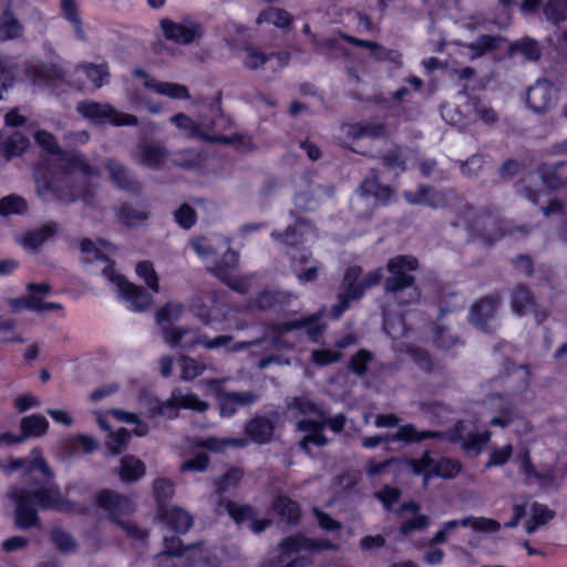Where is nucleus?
Returning a JSON list of instances; mask_svg holds the SVG:
<instances>
[{"mask_svg":"<svg viewBox=\"0 0 567 567\" xmlns=\"http://www.w3.org/2000/svg\"><path fill=\"white\" fill-rule=\"evenodd\" d=\"M292 259L293 271L300 282H310L317 278L318 266L313 260H310L308 251L302 250L290 252Z\"/></svg>","mask_w":567,"mask_h":567,"instance_id":"nucleus-30","label":"nucleus"},{"mask_svg":"<svg viewBox=\"0 0 567 567\" xmlns=\"http://www.w3.org/2000/svg\"><path fill=\"white\" fill-rule=\"evenodd\" d=\"M109 413L114 415L121 422L136 424V427L134 429L135 435L144 436L147 434V425L141 422L136 414L118 409L110 410Z\"/></svg>","mask_w":567,"mask_h":567,"instance_id":"nucleus-62","label":"nucleus"},{"mask_svg":"<svg viewBox=\"0 0 567 567\" xmlns=\"http://www.w3.org/2000/svg\"><path fill=\"white\" fill-rule=\"evenodd\" d=\"M50 295L51 287L48 284H30L28 286V296L25 298L11 299L9 305L16 310L23 308L39 312L49 310H62V305L44 301V299Z\"/></svg>","mask_w":567,"mask_h":567,"instance_id":"nucleus-15","label":"nucleus"},{"mask_svg":"<svg viewBox=\"0 0 567 567\" xmlns=\"http://www.w3.org/2000/svg\"><path fill=\"white\" fill-rule=\"evenodd\" d=\"M291 20V16L286 10L271 8L259 14L257 23L269 22L284 29L290 24Z\"/></svg>","mask_w":567,"mask_h":567,"instance_id":"nucleus-46","label":"nucleus"},{"mask_svg":"<svg viewBox=\"0 0 567 567\" xmlns=\"http://www.w3.org/2000/svg\"><path fill=\"white\" fill-rule=\"evenodd\" d=\"M347 40L369 49L371 53L379 60H390L393 62H399L400 60V54L396 51H388L383 48H380L374 42L361 41L352 38H347Z\"/></svg>","mask_w":567,"mask_h":567,"instance_id":"nucleus-60","label":"nucleus"},{"mask_svg":"<svg viewBox=\"0 0 567 567\" xmlns=\"http://www.w3.org/2000/svg\"><path fill=\"white\" fill-rule=\"evenodd\" d=\"M444 437L449 441L458 443L466 452L480 453L483 446L489 441L491 434L487 431L478 432L474 421H461L452 431L443 434L431 431H416L412 425L399 427L395 435H374L362 439V446L373 449L381 443L390 444L395 441L419 442L430 437Z\"/></svg>","mask_w":567,"mask_h":567,"instance_id":"nucleus-3","label":"nucleus"},{"mask_svg":"<svg viewBox=\"0 0 567 567\" xmlns=\"http://www.w3.org/2000/svg\"><path fill=\"white\" fill-rule=\"evenodd\" d=\"M360 274L361 270L358 267H351L346 271L343 291L339 295V303L333 308L334 318H339L348 309L350 300L360 298L365 289L378 285L383 277L382 269H375L357 284Z\"/></svg>","mask_w":567,"mask_h":567,"instance_id":"nucleus-10","label":"nucleus"},{"mask_svg":"<svg viewBox=\"0 0 567 567\" xmlns=\"http://www.w3.org/2000/svg\"><path fill=\"white\" fill-rule=\"evenodd\" d=\"M166 151L163 147L146 145L142 147L138 161L150 167L158 166L166 158Z\"/></svg>","mask_w":567,"mask_h":567,"instance_id":"nucleus-49","label":"nucleus"},{"mask_svg":"<svg viewBox=\"0 0 567 567\" xmlns=\"http://www.w3.org/2000/svg\"><path fill=\"white\" fill-rule=\"evenodd\" d=\"M163 522L177 533H186L192 524L193 519L188 513L179 507H171L159 513Z\"/></svg>","mask_w":567,"mask_h":567,"instance_id":"nucleus-34","label":"nucleus"},{"mask_svg":"<svg viewBox=\"0 0 567 567\" xmlns=\"http://www.w3.org/2000/svg\"><path fill=\"white\" fill-rule=\"evenodd\" d=\"M190 245L197 256L204 260L208 259L212 255L225 250L221 261L213 268L215 276L228 285L233 290L239 292L248 291L249 279H237L235 276L238 255L228 248V241L226 239L220 236L213 235L209 237L194 239Z\"/></svg>","mask_w":567,"mask_h":567,"instance_id":"nucleus-6","label":"nucleus"},{"mask_svg":"<svg viewBox=\"0 0 567 567\" xmlns=\"http://www.w3.org/2000/svg\"><path fill=\"white\" fill-rule=\"evenodd\" d=\"M183 313V306L176 302H169L156 313V322L163 329H168L165 324L177 320Z\"/></svg>","mask_w":567,"mask_h":567,"instance_id":"nucleus-58","label":"nucleus"},{"mask_svg":"<svg viewBox=\"0 0 567 567\" xmlns=\"http://www.w3.org/2000/svg\"><path fill=\"white\" fill-rule=\"evenodd\" d=\"M61 10L64 18L71 23L73 30L79 39H84L85 33L82 21L78 11V3L75 0H61Z\"/></svg>","mask_w":567,"mask_h":567,"instance_id":"nucleus-42","label":"nucleus"},{"mask_svg":"<svg viewBox=\"0 0 567 567\" xmlns=\"http://www.w3.org/2000/svg\"><path fill=\"white\" fill-rule=\"evenodd\" d=\"M231 341H233V338L230 336H218L213 339H209L203 334L202 346L209 350L223 348L230 352H238V351L245 349L246 347H248V343L238 342V343L231 344ZM250 344L251 343H249V346Z\"/></svg>","mask_w":567,"mask_h":567,"instance_id":"nucleus-44","label":"nucleus"},{"mask_svg":"<svg viewBox=\"0 0 567 567\" xmlns=\"http://www.w3.org/2000/svg\"><path fill=\"white\" fill-rule=\"evenodd\" d=\"M369 196H373L379 203H385L391 198L392 190L381 186L374 178L365 179L360 187L359 198L368 199Z\"/></svg>","mask_w":567,"mask_h":567,"instance_id":"nucleus-40","label":"nucleus"},{"mask_svg":"<svg viewBox=\"0 0 567 567\" xmlns=\"http://www.w3.org/2000/svg\"><path fill=\"white\" fill-rule=\"evenodd\" d=\"M49 429L48 420L41 414L25 416L21 421V432L23 437H39L47 433Z\"/></svg>","mask_w":567,"mask_h":567,"instance_id":"nucleus-39","label":"nucleus"},{"mask_svg":"<svg viewBox=\"0 0 567 567\" xmlns=\"http://www.w3.org/2000/svg\"><path fill=\"white\" fill-rule=\"evenodd\" d=\"M498 299L496 297H487L475 303L471 310V321L477 328L489 331L487 326L493 320L498 309Z\"/></svg>","mask_w":567,"mask_h":567,"instance_id":"nucleus-27","label":"nucleus"},{"mask_svg":"<svg viewBox=\"0 0 567 567\" xmlns=\"http://www.w3.org/2000/svg\"><path fill=\"white\" fill-rule=\"evenodd\" d=\"M56 73L53 70L44 69L42 65L39 64H30L25 69L27 76L30 79V81L39 86H55V80L51 79V73Z\"/></svg>","mask_w":567,"mask_h":567,"instance_id":"nucleus-45","label":"nucleus"},{"mask_svg":"<svg viewBox=\"0 0 567 567\" xmlns=\"http://www.w3.org/2000/svg\"><path fill=\"white\" fill-rule=\"evenodd\" d=\"M161 25L167 39L181 44H188L202 35L200 25L193 20L182 22L163 20Z\"/></svg>","mask_w":567,"mask_h":567,"instance_id":"nucleus-22","label":"nucleus"},{"mask_svg":"<svg viewBox=\"0 0 567 567\" xmlns=\"http://www.w3.org/2000/svg\"><path fill=\"white\" fill-rule=\"evenodd\" d=\"M227 512L230 517L238 524L248 522L250 524V529L255 533L262 532L269 525L268 519L258 520L256 512L248 505L228 503Z\"/></svg>","mask_w":567,"mask_h":567,"instance_id":"nucleus-28","label":"nucleus"},{"mask_svg":"<svg viewBox=\"0 0 567 567\" xmlns=\"http://www.w3.org/2000/svg\"><path fill=\"white\" fill-rule=\"evenodd\" d=\"M131 439V434L126 429H118L115 432L110 433L106 440V447L112 454H118L123 451Z\"/></svg>","mask_w":567,"mask_h":567,"instance_id":"nucleus-55","label":"nucleus"},{"mask_svg":"<svg viewBox=\"0 0 567 567\" xmlns=\"http://www.w3.org/2000/svg\"><path fill=\"white\" fill-rule=\"evenodd\" d=\"M8 471L23 470L28 481L27 489H12L9 496L16 503V524L20 528H29L37 524L35 507L72 513L75 507L63 499L55 484L52 472L48 467L40 450H33L28 458L14 460Z\"/></svg>","mask_w":567,"mask_h":567,"instance_id":"nucleus-1","label":"nucleus"},{"mask_svg":"<svg viewBox=\"0 0 567 567\" xmlns=\"http://www.w3.org/2000/svg\"><path fill=\"white\" fill-rule=\"evenodd\" d=\"M109 75L105 64H82L74 71L73 84L79 89L87 86L99 89L109 81Z\"/></svg>","mask_w":567,"mask_h":567,"instance_id":"nucleus-21","label":"nucleus"},{"mask_svg":"<svg viewBox=\"0 0 567 567\" xmlns=\"http://www.w3.org/2000/svg\"><path fill=\"white\" fill-rule=\"evenodd\" d=\"M34 138L40 147L55 157L60 168L63 171V176L59 178V181H49L45 177L37 176L35 182L40 196L45 197L52 193L54 196L62 200H74L78 195H75L73 192H65L62 188V184L69 183L70 178L74 175H81L87 182H92L99 177V169L87 164L80 154L61 152L54 136L51 133L47 131H38L34 135ZM79 196L81 195L79 194Z\"/></svg>","mask_w":567,"mask_h":567,"instance_id":"nucleus-2","label":"nucleus"},{"mask_svg":"<svg viewBox=\"0 0 567 567\" xmlns=\"http://www.w3.org/2000/svg\"><path fill=\"white\" fill-rule=\"evenodd\" d=\"M427 465L425 458H389L383 462L369 461L367 464V473L369 476L381 475L386 472H393L394 475L401 473L421 474Z\"/></svg>","mask_w":567,"mask_h":567,"instance_id":"nucleus-17","label":"nucleus"},{"mask_svg":"<svg viewBox=\"0 0 567 567\" xmlns=\"http://www.w3.org/2000/svg\"><path fill=\"white\" fill-rule=\"evenodd\" d=\"M117 473L123 482H135L145 475V464L133 455H126L121 460Z\"/></svg>","mask_w":567,"mask_h":567,"instance_id":"nucleus-35","label":"nucleus"},{"mask_svg":"<svg viewBox=\"0 0 567 567\" xmlns=\"http://www.w3.org/2000/svg\"><path fill=\"white\" fill-rule=\"evenodd\" d=\"M425 457L427 465L424 472L420 474L423 476L424 485H427L432 477L453 478L461 471V464L456 460L443 457L434 462L429 452H425L420 458Z\"/></svg>","mask_w":567,"mask_h":567,"instance_id":"nucleus-24","label":"nucleus"},{"mask_svg":"<svg viewBox=\"0 0 567 567\" xmlns=\"http://www.w3.org/2000/svg\"><path fill=\"white\" fill-rule=\"evenodd\" d=\"M133 76L138 81L143 87L155 92L156 94L167 96L173 100H187L189 99L188 89L185 85L158 81L141 69L133 71Z\"/></svg>","mask_w":567,"mask_h":567,"instance_id":"nucleus-19","label":"nucleus"},{"mask_svg":"<svg viewBox=\"0 0 567 567\" xmlns=\"http://www.w3.org/2000/svg\"><path fill=\"white\" fill-rule=\"evenodd\" d=\"M29 145V141L25 136L20 133H14L4 143H0V153H2L7 159L13 156L21 155Z\"/></svg>","mask_w":567,"mask_h":567,"instance_id":"nucleus-43","label":"nucleus"},{"mask_svg":"<svg viewBox=\"0 0 567 567\" xmlns=\"http://www.w3.org/2000/svg\"><path fill=\"white\" fill-rule=\"evenodd\" d=\"M257 401V395L250 392H229L219 398L220 415L229 417L234 415L239 406L250 405Z\"/></svg>","mask_w":567,"mask_h":567,"instance_id":"nucleus-31","label":"nucleus"},{"mask_svg":"<svg viewBox=\"0 0 567 567\" xmlns=\"http://www.w3.org/2000/svg\"><path fill=\"white\" fill-rule=\"evenodd\" d=\"M210 114L213 118L209 122L205 118H200L198 123H195L190 117L182 113L172 116L171 122L187 137L207 140L212 142H229L228 138L218 134H210V130L218 126L219 122L223 121V115L217 105L212 106Z\"/></svg>","mask_w":567,"mask_h":567,"instance_id":"nucleus-13","label":"nucleus"},{"mask_svg":"<svg viewBox=\"0 0 567 567\" xmlns=\"http://www.w3.org/2000/svg\"><path fill=\"white\" fill-rule=\"evenodd\" d=\"M497 47V39L489 35H483L477 41L471 45L464 47V54H466L470 59H476L484 54L485 51H488L493 48Z\"/></svg>","mask_w":567,"mask_h":567,"instance_id":"nucleus-51","label":"nucleus"},{"mask_svg":"<svg viewBox=\"0 0 567 567\" xmlns=\"http://www.w3.org/2000/svg\"><path fill=\"white\" fill-rule=\"evenodd\" d=\"M164 554L173 556L185 555L190 567H216L226 557L223 548L208 550L200 546H192L183 550L181 540L176 537H165Z\"/></svg>","mask_w":567,"mask_h":567,"instance_id":"nucleus-12","label":"nucleus"},{"mask_svg":"<svg viewBox=\"0 0 567 567\" xmlns=\"http://www.w3.org/2000/svg\"><path fill=\"white\" fill-rule=\"evenodd\" d=\"M460 527H470L474 532L495 533L499 530L501 524L497 520L486 517H466L463 519L450 520L435 534L433 543L445 542L446 538Z\"/></svg>","mask_w":567,"mask_h":567,"instance_id":"nucleus-18","label":"nucleus"},{"mask_svg":"<svg viewBox=\"0 0 567 567\" xmlns=\"http://www.w3.org/2000/svg\"><path fill=\"white\" fill-rule=\"evenodd\" d=\"M80 248L86 255V261L103 260L106 266L103 268L102 274L110 282L112 289L117 292L118 297L125 302L127 309L132 311H144L153 303V298L150 293L142 290L138 286L128 282L122 275L117 274L113 265L109 261L115 248L106 241L100 240L94 244L90 239H82Z\"/></svg>","mask_w":567,"mask_h":567,"instance_id":"nucleus-5","label":"nucleus"},{"mask_svg":"<svg viewBox=\"0 0 567 567\" xmlns=\"http://www.w3.org/2000/svg\"><path fill=\"white\" fill-rule=\"evenodd\" d=\"M275 511L287 519L289 523H293L299 517V508L291 499L279 496L275 502Z\"/></svg>","mask_w":567,"mask_h":567,"instance_id":"nucleus-56","label":"nucleus"},{"mask_svg":"<svg viewBox=\"0 0 567 567\" xmlns=\"http://www.w3.org/2000/svg\"><path fill=\"white\" fill-rule=\"evenodd\" d=\"M513 311L518 316L526 315L533 307V300L529 292L525 288H517L512 297Z\"/></svg>","mask_w":567,"mask_h":567,"instance_id":"nucleus-57","label":"nucleus"},{"mask_svg":"<svg viewBox=\"0 0 567 567\" xmlns=\"http://www.w3.org/2000/svg\"><path fill=\"white\" fill-rule=\"evenodd\" d=\"M405 198L412 204H424L433 207L442 203L441 197L430 187H420L416 195L408 192Z\"/></svg>","mask_w":567,"mask_h":567,"instance_id":"nucleus-50","label":"nucleus"},{"mask_svg":"<svg viewBox=\"0 0 567 567\" xmlns=\"http://www.w3.org/2000/svg\"><path fill=\"white\" fill-rule=\"evenodd\" d=\"M118 218L127 226H136L147 218V213L142 208L126 205L121 208Z\"/></svg>","mask_w":567,"mask_h":567,"instance_id":"nucleus-59","label":"nucleus"},{"mask_svg":"<svg viewBox=\"0 0 567 567\" xmlns=\"http://www.w3.org/2000/svg\"><path fill=\"white\" fill-rule=\"evenodd\" d=\"M181 379L184 381H192L203 374L206 365L193 358L182 357L179 360Z\"/></svg>","mask_w":567,"mask_h":567,"instance_id":"nucleus-48","label":"nucleus"},{"mask_svg":"<svg viewBox=\"0 0 567 567\" xmlns=\"http://www.w3.org/2000/svg\"><path fill=\"white\" fill-rule=\"evenodd\" d=\"M468 107L474 111L478 118L483 120L487 124H492L497 120L496 112L493 109H491L487 104L478 100H471L468 102Z\"/></svg>","mask_w":567,"mask_h":567,"instance_id":"nucleus-64","label":"nucleus"},{"mask_svg":"<svg viewBox=\"0 0 567 567\" xmlns=\"http://www.w3.org/2000/svg\"><path fill=\"white\" fill-rule=\"evenodd\" d=\"M181 409L204 412L208 409V403L200 400L198 395L182 390L172 392L169 399L159 401L157 399L150 400L148 411L167 419H174L178 415Z\"/></svg>","mask_w":567,"mask_h":567,"instance_id":"nucleus-11","label":"nucleus"},{"mask_svg":"<svg viewBox=\"0 0 567 567\" xmlns=\"http://www.w3.org/2000/svg\"><path fill=\"white\" fill-rule=\"evenodd\" d=\"M246 432L252 441L265 443L271 439L274 426L269 420L265 417H256L247 424Z\"/></svg>","mask_w":567,"mask_h":567,"instance_id":"nucleus-38","label":"nucleus"},{"mask_svg":"<svg viewBox=\"0 0 567 567\" xmlns=\"http://www.w3.org/2000/svg\"><path fill=\"white\" fill-rule=\"evenodd\" d=\"M271 237L282 244L296 246L299 243H307L312 240L316 235L312 227L308 223L299 220L295 228L289 227L282 235L274 231Z\"/></svg>","mask_w":567,"mask_h":567,"instance_id":"nucleus-29","label":"nucleus"},{"mask_svg":"<svg viewBox=\"0 0 567 567\" xmlns=\"http://www.w3.org/2000/svg\"><path fill=\"white\" fill-rule=\"evenodd\" d=\"M27 210V202L16 195H9L0 200V215H19Z\"/></svg>","mask_w":567,"mask_h":567,"instance_id":"nucleus-52","label":"nucleus"},{"mask_svg":"<svg viewBox=\"0 0 567 567\" xmlns=\"http://www.w3.org/2000/svg\"><path fill=\"white\" fill-rule=\"evenodd\" d=\"M136 275L140 279H142L146 286L153 291L158 292V277L156 275V271L154 270V267L148 261H142L137 264L136 266Z\"/></svg>","mask_w":567,"mask_h":567,"instance_id":"nucleus-54","label":"nucleus"},{"mask_svg":"<svg viewBox=\"0 0 567 567\" xmlns=\"http://www.w3.org/2000/svg\"><path fill=\"white\" fill-rule=\"evenodd\" d=\"M174 494L173 482L165 478H158L154 482V495L158 503V514L165 511V502Z\"/></svg>","mask_w":567,"mask_h":567,"instance_id":"nucleus-53","label":"nucleus"},{"mask_svg":"<svg viewBox=\"0 0 567 567\" xmlns=\"http://www.w3.org/2000/svg\"><path fill=\"white\" fill-rule=\"evenodd\" d=\"M22 25L14 18L11 11L7 10L0 17V41H7L20 37Z\"/></svg>","mask_w":567,"mask_h":567,"instance_id":"nucleus-41","label":"nucleus"},{"mask_svg":"<svg viewBox=\"0 0 567 567\" xmlns=\"http://www.w3.org/2000/svg\"><path fill=\"white\" fill-rule=\"evenodd\" d=\"M64 454L73 455L78 452L90 453L97 449V442L89 435L79 434L61 442Z\"/></svg>","mask_w":567,"mask_h":567,"instance_id":"nucleus-36","label":"nucleus"},{"mask_svg":"<svg viewBox=\"0 0 567 567\" xmlns=\"http://www.w3.org/2000/svg\"><path fill=\"white\" fill-rule=\"evenodd\" d=\"M76 109L83 117L95 124L110 123L116 126H135L138 123L135 115L120 112L107 103L82 102Z\"/></svg>","mask_w":567,"mask_h":567,"instance_id":"nucleus-14","label":"nucleus"},{"mask_svg":"<svg viewBox=\"0 0 567 567\" xmlns=\"http://www.w3.org/2000/svg\"><path fill=\"white\" fill-rule=\"evenodd\" d=\"M331 548L336 546L328 539L288 537L276 549V561L270 567H308L311 560L302 553L315 554Z\"/></svg>","mask_w":567,"mask_h":567,"instance_id":"nucleus-7","label":"nucleus"},{"mask_svg":"<svg viewBox=\"0 0 567 567\" xmlns=\"http://www.w3.org/2000/svg\"><path fill=\"white\" fill-rule=\"evenodd\" d=\"M96 503L112 520L120 524V526L127 533L128 536L136 539H144L146 537L145 530L141 529L132 523L120 520L121 516H124L133 511V504L131 499L121 496L115 492L104 489L96 495Z\"/></svg>","mask_w":567,"mask_h":567,"instance_id":"nucleus-9","label":"nucleus"},{"mask_svg":"<svg viewBox=\"0 0 567 567\" xmlns=\"http://www.w3.org/2000/svg\"><path fill=\"white\" fill-rule=\"evenodd\" d=\"M415 503L404 504L400 509V516L403 519L401 532L408 535L413 530L423 529L427 526V517L420 515Z\"/></svg>","mask_w":567,"mask_h":567,"instance_id":"nucleus-32","label":"nucleus"},{"mask_svg":"<svg viewBox=\"0 0 567 567\" xmlns=\"http://www.w3.org/2000/svg\"><path fill=\"white\" fill-rule=\"evenodd\" d=\"M544 183L550 188H557L567 185V163H561L550 173L543 174Z\"/></svg>","mask_w":567,"mask_h":567,"instance_id":"nucleus-61","label":"nucleus"},{"mask_svg":"<svg viewBox=\"0 0 567 567\" xmlns=\"http://www.w3.org/2000/svg\"><path fill=\"white\" fill-rule=\"evenodd\" d=\"M163 339L172 348L190 349L200 344L203 334L195 329L171 328L163 329Z\"/></svg>","mask_w":567,"mask_h":567,"instance_id":"nucleus-25","label":"nucleus"},{"mask_svg":"<svg viewBox=\"0 0 567 567\" xmlns=\"http://www.w3.org/2000/svg\"><path fill=\"white\" fill-rule=\"evenodd\" d=\"M241 62L249 70H258L264 65H267L272 71H276L288 62V55L286 53H276L267 55L260 49L254 45H247L241 53Z\"/></svg>","mask_w":567,"mask_h":567,"instance_id":"nucleus-20","label":"nucleus"},{"mask_svg":"<svg viewBox=\"0 0 567 567\" xmlns=\"http://www.w3.org/2000/svg\"><path fill=\"white\" fill-rule=\"evenodd\" d=\"M194 315L205 324L214 326L228 321V313H225L224 306L214 302L210 311L207 310L202 299H197L192 303Z\"/></svg>","mask_w":567,"mask_h":567,"instance_id":"nucleus-33","label":"nucleus"},{"mask_svg":"<svg viewBox=\"0 0 567 567\" xmlns=\"http://www.w3.org/2000/svg\"><path fill=\"white\" fill-rule=\"evenodd\" d=\"M557 99L556 87L546 80L537 81L527 91V104L534 112H544L549 109Z\"/></svg>","mask_w":567,"mask_h":567,"instance_id":"nucleus-23","label":"nucleus"},{"mask_svg":"<svg viewBox=\"0 0 567 567\" xmlns=\"http://www.w3.org/2000/svg\"><path fill=\"white\" fill-rule=\"evenodd\" d=\"M553 518V512L549 511L546 506L534 504L532 506V514L530 518L527 522L526 525V532L528 534H533L537 530V528L544 524H546L548 520Z\"/></svg>","mask_w":567,"mask_h":567,"instance_id":"nucleus-47","label":"nucleus"},{"mask_svg":"<svg viewBox=\"0 0 567 567\" xmlns=\"http://www.w3.org/2000/svg\"><path fill=\"white\" fill-rule=\"evenodd\" d=\"M320 315L307 317L300 321L286 322L274 329L259 342L254 346L260 348L264 352V358L257 363L259 369H265L268 365L289 364L290 361L282 355L276 354L284 349L292 348L293 340H299L307 336L311 341H317L322 333L324 327L319 322Z\"/></svg>","mask_w":567,"mask_h":567,"instance_id":"nucleus-4","label":"nucleus"},{"mask_svg":"<svg viewBox=\"0 0 567 567\" xmlns=\"http://www.w3.org/2000/svg\"><path fill=\"white\" fill-rule=\"evenodd\" d=\"M324 424L326 422L323 420L313 419H303L298 422V430L306 433L300 445L308 454H311V444L317 446H323L326 444L327 440L322 435Z\"/></svg>","mask_w":567,"mask_h":567,"instance_id":"nucleus-26","label":"nucleus"},{"mask_svg":"<svg viewBox=\"0 0 567 567\" xmlns=\"http://www.w3.org/2000/svg\"><path fill=\"white\" fill-rule=\"evenodd\" d=\"M55 233L54 225H45L41 229L28 233L18 240L27 250H37L45 240L51 238Z\"/></svg>","mask_w":567,"mask_h":567,"instance_id":"nucleus-37","label":"nucleus"},{"mask_svg":"<svg viewBox=\"0 0 567 567\" xmlns=\"http://www.w3.org/2000/svg\"><path fill=\"white\" fill-rule=\"evenodd\" d=\"M417 268V260L411 256H396L388 262L390 276L385 280V289L389 292H402L406 290L410 301L419 299V292L413 286L414 277L411 275Z\"/></svg>","mask_w":567,"mask_h":567,"instance_id":"nucleus-8","label":"nucleus"},{"mask_svg":"<svg viewBox=\"0 0 567 567\" xmlns=\"http://www.w3.org/2000/svg\"><path fill=\"white\" fill-rule=\"evenodd\" d=\"M480 417L481 422L488 421L491 425L505 427L513 422V406L505 398L493 395L480 405Z\"/></svg>","mask_w":567,"mask_h":567,"instance_id":"nucleus-16","label":"nucleus"},{"mask_svg":"<svg viewBox=\"0 0 567 567\" xmlns=\"http://www.w3.org/2000/svg\"><path fill=\"white\" fill-rule=\"evenodd\" d=\"M545 13L548 20L558 23L567 18V0H550L546 8Z\"/></svg>","mask_w":567,"mask_h":567,"instance_id":"nucleus-63","label":"nucleus"}]
</instances>
